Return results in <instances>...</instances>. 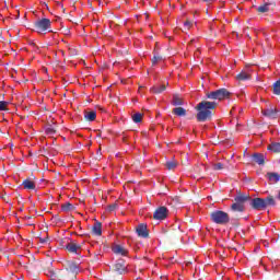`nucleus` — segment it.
<instances>
[{
	"label": "nucleus",
	"mask_w": 280,
	"mask_h": 280,
	"mask_svg": "<svg viewBox=\"0 0 280 280\" xmlns=\"http://www.w3.org/2000/svg\"><path fill=\"white\" fill-rule=\"evenodd\" d=\"M218 106L217 102L202 101L197 105V120L207 121L211 119V110Z\"/></svg>",
	"instance_id": "f257e3e1"
},
{
	"label": "nucleus",
	"mask_w": 280,
	"mask_h": 280,
	"mask_svg": "<svg viewBox=\"0 0 280 280\" xmlns=\"http://www.w3.org/2000/svg\"><path fill=\"white\" fill-rule=\"evenodd\" d=\"M210 220L214 224H220L221 226H225V224H229V222H231V217L229 215V213L222 210H214L210 214Z\"/></svg>",
	"instance_id": "f03ea898"
},
{
	"label": "nucleus",
	"mask_w": 280,
	"mask_h": 280,
	"mask_svg": "<svg viewBox=\"0 0 280 280\" xmlns=\"http://www.w3.org/2000/svg\"><path fill=\"white\" fill-rule=\"evenodd\" d=\"M34 27H35L37 34H43L44 32H47V30H51V20H49L47 18L37 20L34 23Z\"/></svg>",
	"instance_id": "7ed1b4c3"
},
{
	"label": "nucleus",
	"mask_w": 280,
	"mask_h": 280,
	"mask_svg": "<svg viewBox=\"0 0 280 280\" xmlns=\"http://www.w3.org/2000/svg\"><path fill=\"white\" fill-rule=\"evenodd\" d=\"M231 93L226 89H219L207 94L208 100H226Z\"/></svg>",
	"instance_id": "20e7f679"
},
{
	"label": "nucleus",
	"mask_w": 280,
	"mask_h": 280,
	"mask_svg": "<svg viewBox=\"0 0 280 280\" xmlns=\"http://www.w3.org/2000/svg\"><path fill=\"white\" fill-rule=\"evenodd\" d=\"M167 215H170V210L165 206L158 208L153 213L154 220H165Z\"/></svg>",
	"instance_id": "39448f33"
},
{
	"label": "nucleus",
	"mask_w": 280,
	"mask_h": 280,
	"mask_svg": "<svg viewBox=\"0 0 280 280\" xmlns=\"http://www.w3.org/2000/svg\"><path fill=\"white\" fill-rule=\"evenodd\" d=\"M250 206L253 207V209H257L258 211H261L262 209H266V199L254 198L252 199Z\"/></svg>",
	"instance_id": "423d86ee"
},
{
	"label": "nucleus",
	"mask_w": 280,
	"mask_h": 280,
	"mask_svg": "<svg viewBox=\"0 0 280 280\" xmlns=\"http://www.w3.org/2000/svg\"><path fill=\"white\" fill-rule=\"evenodd\" d=\"M278 113L279 110H277V108H275L273 106H270L269 108L262 110V115L265 117H269V119H277Z\"/></svg>",
	"instance_id": "0eeeda50"
},
{
	"label": "nucleus",
	"mask_w": 280,
	"mask_h": 280,
	"mask_svg": "<svg viewBox=\"0 0 280 280\" xmlns=\"http://www.w3.org/2000/svg\"><path fill=\"white\" fill-rule=\"evenodd\" d=\"M115 272H118V275H124L126 272V261L124 260H117L114 265Z\"/></svg>",
	"instance_id": "6e6552de"
},
{
	"label": "nucleus",
	"mask_w": 280,
	"mask_h": 280,
	"mask_svg": "<svg viewBox=\"0 0 280 280\" xmlns=\"http://www.w3.org/2000/svg\"><path fill=\"white\" fill-rule=\"evenodd\" d=\"M138 236L139 237H149V233H148V225L145 224H139L136 229Z\"/></svg>",
	"instance_id": "1a4fd4ad"
},
{
	"label": "nucleus",
	"mask_w": 280,
	"mask_h": 280,
	"mask_svg": "<svg viewBox=\"0 0 280 280\" xmlns=\"http://www.w3.org/2000/svg\"><path fill=\"white\" fill-rule=\"evenodd\" d=\"M22 186H23L24 189H27L28 191L36 190V183H34V180H32V179H25L22 183Z\"/></svg>",
	"instance_id": "9d476101"
},
{
	"label": "nucleus",
	"mask_w": 280,
	"mask_h": 280,
	"mask_svg": "<svg viewBox=\"0 0 280 280\" xmlns=\"http://www.w3.org/2000/svg\"><path fill=\"white\" fill-rule=\"evenodd\" d=\"M113 253H115V255H121L122 257H126L128 255V249L124 248L121 245H114Z\"/></svg>",
	"instance_id": "9b49d317"
},
{
	"label": "nucleus",
	"mask_w": 280,
	"mask_h": 280,
	"mask_svg": "<svg viewBox=\"0 0 280 280\" xmlns=\"http://www.w3.org/2000/svg\"><path fill=\"white\" fill-rule=\"evenodd\" d=\"M253 159H254L255 163H257L258 165H264L266 163V159L264 158V154H261V153H254Z\"/></svg>",
	"instance_id": "f8f14e48"
},
{
	"label": "nucleus",
	"mask_w": 280,
	"mask_h": 280,
	"mask_svg": "<svg viewBox=\"0 0 280 280\" xmlns=\"http://www.w3.org/2000/svg\"><path fill=\"white\" fill-rule=\"evenodd\" d=\"M173 106H184L185 102L178 94L173 95V101H172Z\"/></svg>",
	"instance_id": "ddd939ff"
},
{
	"label": "nucleus",
	"mask_w": 280,
	"mask_h": 280,
	"mask_svg": "<svg viewBox=\"0 0 280 280\" xmlns=\"http://www.w3.org/2000/svg\"><path fill=\"white\" fill-rule=\"evenodd\" d=\"M84 118L86 119V121H95V119L97 118V113L95 110L85 112Z\"/></svg>",
	"instance_id": "4468645a"
},
{
	"label": "nucleus",
	"mask_w": 280,
	"mask_h": 280,
	"mask_svg": "<svg viewBox=\"0 0 280 280\" xmlns=\"http://www.w3.org/2000/svg\"><path fill=\"white\" fill-rule=\"evenodd\" d=\"M173 115H176L177 117H185V115H187V110L183 107H175L173 109Z\"/></svg>",
	"instance_id": "2eb2a0df"
},
{
	"label": "nucleus",
	"mask_w": 280,
	"mask_h": 280,
	"mask_svg": "<svg viewBox=\"0 0 280 280\" xmlns=\"http://www.w3.org/2000/svg\"><path fill=\"white\" fill-rule=\"evenodd\" d=\"M67 250H69V253H75L78 254V250H80V245L75 244V243H69L66 246Z\"/></svg>",
	"instance_id": "dca6fc26"
},
{
	"label": "nucleus",
	"mask_w": 280,
	"mask_h": 280,
	"mask_svg": "<svg viewBox=\"0 0 280 280\" xmlns=\"http://www.w3.org/2000/svg\"><path fill=\"white\" fill-rule=\"evenodd\" d=\"M267 178L270 183H279L280 176L278 173H268Z\"/></svg>",
	"instance_id": "f3484780"
},
{
	"label": "nucleus",
	"mask_w": 280,
	"mask_h": 280,
	"mask_svg": "<svg viewBox=\"0 0 280 280\" xmlns=\"http://www.w3.org/2000/svg\"><path fill=\"white\" fill-rule=\"evenodd\" d=\"M236 80H238V82H244L246 80H250V74L242 71L240 74L236 75Z\"/></svg>",
	"instance_id": "a211bd4d"
},
{
	"label": "nucleus",
	"mask_w": 280,
	"mask_h": 280,
	"mask_svg": "<svg viewBox=\"0 0 280 280\" xmlns=\"http://www.w3.org/2000/svg\"><path fill=\"white\" fill-rule=\"evenodd\" d=\"M92 231H93L94 235H102V223L95 222L92 228Z\"/></svg>",
	"instance_id": "6ab92c4d"
},
{
	"label": "nucleus",
	"mask_w": 280,
	"mask_h": 280,
	"mask_svg": "<svg viewBox=\"0 0 280 280\" xmlns=\"http://www.w3.org/2000/svg\"><path fill=\"white\" fill-rule=\"evenodd\" d=\"M268 150H270V152L279 153L280 152V142H272L271 144L268 145Z\"/></svg>",
	"instance_id": "aec40b11"
},
{
	"label": "nucleus",
	"mask_w": 280,
	"mask_h": 280,
	"mask_svg": "<svg viewBox=\"0 0 280 280\" xmlns=\"http://www.w3.org/2000/svg\"><path fill=\"white\" fill-rule=\"evenodd\" d=\"M165 85L164 84H162V85H154V86H152L151 88V93H156V94H159V93H163V91H165Z\"/></svg>",
	"instance_id": "412c9836"
},
{
	"label": "nucleus",
	"mask_w": 280,
	"mask_h": 280,
	"mask_svg": "<svg viewBox=\"0 0 280 280\" xmlns=\"http://www.w3.org/2000/svg\"><path fill=\"white\" fill-rule=\"evenodd\" d=\"M248 199L249 197L246 195H238L234 198L235 202H238V205H244V202H246Z\"/></svg>",
	"instance_id": "4be33fe9"
},
{
	"label": "nucleus",
	"mask_w": 280,
	"mask_h": 280,
	"mask_svg": "<svg viewBox=\"0 0 280 280\" xmlns=\"http://www.w3.org/2000/svg\"><path fill=\"white\" fill-rule=\"evenodd\" d=\"M231 209L233 211H238L240 213H242V211H244V205L238 203L237 201H235L232 206Z\"/></svg>",
	"instance_id": "5701e85b"
},
{
	"label": "nucleus",
	"mask_w": 280,
	"mask_h": 280,
	"mask_svg": "<svg viewBox=\"0 0 280 280\" xmlns=\"http://www.w3.org/2000/svg\"><path fill=\"white\" fill-rule=\"evenodd\" d=\"M132 119H133L135 124H141V121L143 119V115H141V113H136V114H133Z\"/></svg>",
	"instance_id": "b1692460"
},
{
	"label": "nucleus",
	"mask_w": 280,
	"mask_h": 280,
	"mask_svg": "<svg viewBox=\"0 0 280 280\" xmlns=\"http://www.w3.org/2000/svg\"><path fill=\"white\" fill-rule=\"evenodd\" d=\"M265 205L266 207H275L276 202H275V198L272 197H267L265 199Z\"/></svg>",
	"instance_id": "393cba45"
},
{
	"label": "nucleus",
	"mask_w": 280,
	"mask_h": 280,
	"mask_svg": "<svg viewBox=\"0 0 280 280\" xmlns=\"http://www.w3.org/2000/svg\"><path fill=\"white\" fill-rule=\"evenodd\" d=\"M273 93H275V95H280V80H278V81L273 84Z\"/></svg>",
	"instance_id": "a878e982"
},
{
	"label": "nucleus",
	"mask_w": 280,
	"mask_h": 280,
	"mask_svg": "<svg viewBox=\"0 0 280 280\" xmlns=\"http://www.w3.org/2000/svg\"><path fill=\"white\" fill-rule=\"evenodd\" d=\"M177 165H178V163H176L174 161L166 162L167 170H176Z\"/></svg>",
	"instance_id": "bb28decb"
},
{
	"label": "nucleus",
	"mask_w": 280,
	"mask_h": 280,
	"mask_svg": "<svg viewBox=\"0 0 280 280\" xmlns=\"http://www.w3.org/2000/svg\"><path fill=\"white\" fill-rule=\"evenodd\" d=\"M270 4H264V5H260V7H258V9H257V11L258 12H261V13H264V12H268V10H270Z\"/></svg>",
	"instance_id": "cd10ccee"
},
{
	"label": "nucleus",
	"mask_w": 280,
	"mask_h": 280,
	"mask_svg": "<svg viewBox=\"0 0 280 280\" xmlns=\"http://www.w3.org/2000/svg\"><path fill=\"white\" fill-rule=\"evenodd\" d=\"M0 110H8V102L0 101Z\"/></svg>",
	"instance_id": "c85d7f7f"
},
{
	"label": "nucleus",
	"mask_w": 280,
	"mask_h": 280,
	"mask_svg": "<svg viewBox=\"0 0 280 280\" xmlns=\"http://www.w3.org/2000/svg\"><path fill=\"white\" fill-rule=\"evenodd\" d=\"M73 205L71 203H66L62 206V211H70L72 209Z\"/></svg>",
	"instance_id": "c756f323"
},
{
	"label": "nucleus",
	"mask_w": 280,
	"mask_h": 280,
	"mask_svg": "<svg viewBox=\"0 0 280 280\" xmlns=\"http://www.w3.org/2000/svg\"><path fill=\"white\" fill-rule=\"evenodd\" d=\"M213 170H224V164H222V163H215L214 165H213Z\"/></svg>",
	"instance_id": "7c9ffc66"
},
{
	"label": "nucleus",
	"mask_w": 280,
	"mask_h": 280,
	"mask_svg": "<svg viewBox=\"0 0 280 280\" xmlns=\"http://www.w3.org/2000/svg\"><path fill=\"white\" fill-rule=\"evenodd\" d=\"M191 25H194V23H191V21H186V22L184 23L185 30H191Z\"/></svg>",
	"instance_id": "2f4dec72"
},
{
	"label": "nucleus",
	"mask_w": 280,
	"mask_h": 280,
	"mask_svg": "<svg viewBox=\"0 0 280 280\" xmlns=\"http://www.w3.org/2000/svg\"><path fill=\"white\" fill-rule=\"evenodd\" d=\"M159 60H161V57H159V56L155 55V56L153 57V59H152V63H153V65H156V62H159Z\"/></svg>",
	"instance_id": "473e14b6"
},
{
	"label": "nucleus",
	"mask_w": 280,
	"mask_h": 280,
	"mask_svg": "<svg viewBox=\"0 0 280 280\" xmlns=\"http://www.w3.org/2000/svg\"><path fill=\"white\" fill-rule=\"evenodd\" d=\"M46 132H47V135H54V132H56V130H54V129H46Z\"/></svg>",
	"instance_id": "72a5a7b5"
},
{
	"label": "nucleus",
	"mask_w": 280,
	"mask_h": 280,
	"mask_svg": "<svg viewBox=\"0 0 280 280\" xmlns=\"http://www.w3.org/2000/svg\"><path fill=\"white\" fill-rule=\"evenodd\" d=\"M205 1V3H213V1H215V0H203Z\"/></svg>",
	"instance_id": "f704fd0d"
},
{
	"label": "nucleus",
	"mask_w": 280,
	"mask_h": 280,
	"mask_svg": "<svg viewBox=\"0 0 280 280\" xmlns=\"http://www.w3.org/2000/svg\"><path fill=\"white\" fill-rule=\"evenodd\" d=\"M278 198H279V200H280V191H279Z\"/></svg>",
	"instance_id": "c9c22d12"
}]
</instances>
